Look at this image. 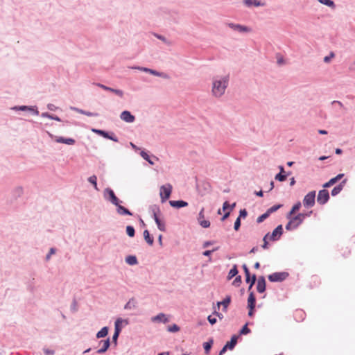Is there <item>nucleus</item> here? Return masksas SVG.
I'll list each match as a JSON object with an SVG mask.
<instances>
[{
    "label": "nucleus",
    "instance_id": "f257e3e1",
    "mask_svg": "<svg viewBox=\"0 0 355 355\" xmlns=\"http://www.w3.org/2000/svg\"><path fill=\"white\" fill-rule=\"evenodd\" d=\"M228 76L217 77L213 80L212 94L216 97H220L225 93L228 85Z\"/></svg>",
    "mask_w": 355,
    "mask_h": 355
},
{
    "label": "nucleus",
    "instance_id": "f03ea898",
    "mask_svg": "<svg viewBox=\"0 0 355 355\" xmlns=\"http://www.w3.org/2000/svg\"><path fill=\"white\" fill-rule=\"evenodd\" d=\"M309 214H299L294 217L288 218L290 220L286 225L287 230H293L296 229L304 220L306 216H309Z\"/></svg>",
    "mask_w": 355,
    "mask_h": 355
},
{
    "label": "nucleus",
    "instance_id": "7ed1b4c3",
    "mask_svg": "<svg viewBox=\"0 0 355 355\" xmlns=\"http://www.w3.org/2000/svg\"><path fill=\"white\" fill-rule=\"evenodd\" d=\"M153 218L155 220V223L157 225L158 229L162 232L166 231V225L164 220H162L159 218L160 210L157 207H155L153 208Z\"/></svg>",
    "mask_w": 355,
    "mask_h": 355
},
{
    "label": "nucleus",
    "instance_id": "20e7f679",
    "mask_svg": "<svg viewBox=\"0 0 355 355\" xmlns=\"http://www.w3.org/2000/svg\"><path fill=\"white\" fill-rule=\"evenodd\" d=\"M172 191V186L170 184L163 185L160 187V197L164 202L170 198Z\"/></svg>",
    "mask_w": 355,
    "mask_h": 355
},
{
    "label": "nucleus",
    "instance_id": "39448f33",
    "mask_svg": "<svg viewBox=\"0 0 355 355\" xmlns=\"http://www.w3.org/2000/svg\"><path fill=\"white\" fill-rule=\"evenodd\" d=\"M315 191H310L304 198L303 204L306 207H311L315 205Z\"/></svg>",
    "mask_w": 355,
    "mask_h": 355
},
{
    "label": "nucleus",
    "instance_id": "423d86ee",
    "mask_svg": "<svg viewBox=\"0 0 355 355\" xmlns=\"http://www.w3.org/2000/svg\"><path fill=\"white\" fill-rule=\"evenodd\" d=\"M288 275V274L286 272H275L268 276V279L272 282H282L284 280Z\"/></svg>",
    "mask_w": 355,
    "mask_h": 355
},
{
    "label": "nucleus",
    "instance_id": "0eeeda50",
    "mask_svg": "<svg viewBox=\"0 0 355 355\" xmlns=\"http://www.w3.org/2000/svg\"><path fill=\"white\" fill-rule=\"evenodd\" d=\"M329 199V191L326 189L320 190L318 193L317 201L320 205H324Z\"/></svg>",
    "mask_w": 355,
    "mask_h": 355
},
{
    "label": "nucleus",
    "instance_id": "6e6552de",
    "mask_svg": "<svg viewBox=\"0 0 355 355\" xmlns=\"http://www.w3.org/2000/svg\"><path fill=\"white\" fill-rule=\"evenodd\" d=\"M237 338L238 337L236 336H233L231 338V340L230 342H227L226 345L220 350V352H219V355H223L227 351V349H232L237 343Z\"/></svg>",
    "mask_w": 355,
    "mask_h": 355
},
{
    "label": "nucleus",
    "instance_id": "1a4fd4ad",
    "mask_svg": "<svg viewBox=\"0 0 355 355\" xmlns=\"http://www.w3.org/2000/svg\"><path fill=\"white\" fill-rule=\"evenodd\" d=\"M283 229L282 226L278 225L272 232L271 234H269V240L270 241H277L278 240L281 235L282 234Z\"/></svg>",
    "mask_w": 355,
    "mask_h": 355
},
{
    "label": "nucleus",
    "instance_id": "9d476101",
    "mask_svg": "<svg viewBox=\"0 0 355 355\" xmlns=\"http://www.w3.org/2000/svg\"><path fill=\"white\" fill-rule=\"evenodd\" d=\"M198 220L200 225L204 228H207L210 226V222L205 219L204 208H202V209L200 210L198 214Z\"/></svg>",
    "mask_w": 355,
    "mask_h": 355
},
{
    "label": "nucleus",
    "instance_id": "9b49d317",
    "mask_svg": "<svg viewBox=\"0 0 355 355\" xmlns=\"http://www.w3.org/2000/svg\"><path fill=\"white\" fill-rule=\"evenodd\" d=\"M120 118L121 120L128 123H132L135 119V116H133L129 111L122 112L120 115Z\"/></svg>",
    "mask_w": 355,
    "mask_h": 355
},
{
    "label": "nucleus",
    "instance_id": "f8f14e48",
    "mask_svg": "<svg viewBox=\"0 0 355 355\" xmlns=\"http://www.w3.org/2000/svg\"><path fill=\"white\" fill-rule=\"evenodd\" d=\"M227 25L232 29L239 32H250L251 31L250 28L240 24L229 23Z\"/></svg>",
    "mask_w": 355,
    "mask_h": 355
},
{
    "label": "nucleus",
    "instance_id": "ddd939ff",
    "mask_svg": "<svg viewBox=\"0 0 355 355\" xmlns=\"http://www.w3.org/2000/svg\"><path fill=\"white\" fill-rule=\"evenodd\" d=\"M257 290L260 293H263L266 290V281L263 276L259 277L258 279Z\"/></svg>",
    "mask_w": 355,
    "mask_h": 355
},
{
    "label": "nucleus",
    "instance_id": "4468645a",
    "mask_svg": "<svg viewBox=\"0 0 355 355\" xmlns=\"http://www.w3.org/2000/svg\"><path fill=\"white\" fill-rule=\"evenodd\" d=\"M99 344H100V345H101V347L97 351V353L103 354V353L105 352L110 347V339L107 338L106 340H101Z\"/></svg>",
    "mask_w": 355,
    "mask_h": 355
},
{
    "label": "nucleus",
    "instance_id": "2eb2a0df",
    "mask_svg": "<svg viewBox=\"0 0 355 355\" xmlns=\"http://www.w3.org/2000/svg\"><path fill=\"white\" fill-rule=\"evenodd\" d=\"M54 139L58 143H62L67 145H73L75 144V140L71 138L65 139L61 137H55Z\"/></svg>",
    "mask_w": 355,
    "mask_h": 355
},
{
    "label": "nucleus",
    "instance_id": "dca6fc26",
    "mask_svg": "<svg viewBox=\"0 0 355 355\" xmlns=\"http://www.w3.org/2000/svg\"><path fill=\"white\" fill-rule=\"evenodd\" d=\"M346 182H347V180H344L338 186L335 187L331 191V195L333 196L338 195L343 190Z\"/></svg>",
    "mask_w": 355,
    "mask_h": 355
},
{
    "label": "nucleus",
    "instance_id": "f3484780",
    "mask_svg": "<svg viewBox=\"0 0 355 355\" xmlns=\"http://www.w3.org/2000/svg\"><path fill=\"white\" fill-rule=\"evenodd\" d=\"M151 320L153 322H162L164 323H166L168 322V318L164 313L158 314L157 315L152 318Z\"/></svg>",
    "mask_w": 355,
    "mask_h": 355
},
{
    "label": "nucleus",
    "instance_id": "a211bd4d",
    "mask_svg": "<svg viewBox=\"0 0 355 355\" xmlns=\"http://www.w3.org/2000/svg\"><path fill=\"white\" fill-rule=\"evenodd\" d=\"M169 203L171 206L176 208L184 207L188 205V203L183 200H171Z\"/></svg>",
    "mask_w": 355,
    "mask_h": 355
},
{
    "label": "nucleus",
    "instance_id": "6ab92c4d",
    "mask_svg": "<svg viewBox=\"0 0 355 355\" xmlns=\"http://www.w3.org/2000/svg\"><path fill=\"white\" fill-rule=\"evenodd\" d=\"M255 297L252 292H251L248 299V306L249 309H254L255 306Z\"/></svg>",
    "mask_w": 355,
    "mask_h": 355
},
{
    "label": "nucleus",
    "instance_id": "aec40b11",
    "mask_svg": "<svg viewBox=\"0 0 355 355\" xmlns=\"http://www.w3.org/2000/svg\"><path fill=\"white\" fill-rule=\"evenodd\" d=\"M301 206L302 204L300 202H297V203H295L293 206L291 210L287 214V218H291L295 212H297L300 209Z\"/></svg>",
    "mask_w": 355,
    "mask_h": 355
},
{
    "label": "nucleus",
    "instance_id": "412c9836",
    "mask_svg": "<svg viewBox=\"0 0 355 355\" xmlns=\"http://www.w3.org/2000/svg\"><path fill=\"white\" fill-rule=\"evenodd\" d=\"M117 211L119 214H121V215H124V214L130 215V216L132 215V213L128 209H126L125 207H124L120 205H117Z\"/></svg>",
    "mask_w": 355,
    "mask_h": 355
},
{
    "label": "nucleus",
    "instance_id": "4be33fe9",
    "mask_svg": "<svg viewBox=\"0 0 355 355\" xmlns=\"http://www.w3.org/2000/svg\"><path fill=\"white\" fill-rule=\"evenodd\" d=\"M144 237L146 241L150 245H152L153 244L154 240L153 238L150 236L148 230H146L144 232Z\"/></svg>",
    "mask_w": 355,
    "mask_h": 355
},
{
    "label": "nucleus",
    "instance_id": "5701e85b",
    "mask_svg": "<svg viewBox=\"0 0 355 355\" xmlns=\"http://www.w3.org/2000/svg\"><path fill=\"white\" fill-rule=\"evenodd\" d=\"M109 195H110V199H111V202L115 205L116 206H117L118 205H119V200L118 199V198L115 196L114 191L112 190H110L109 191Z\"/></svg>",
    "mask_w": 355,
    "mask_h": 355
},
{
    "label": "nucleus",
    "instance_id": "b1692460",
    "mask_svg": "<svg viewBox=\"0 0 355 355\" xmlns=\"http://www.w3.org/2000/svg\"><path fill=\"white\" fill-rule=\"evenodd\" d=\"M238 274V270L236 265H234L232 268L230 270L228 275H227V279L230 280L232 279L234 277H235Z\"/></svg>",
    "mask_w": 355,
    "mask_h": 355
},
{
    "label": "nucleus",
    "instance_id": "393cba45",
    "mask_svg": "<svg viewBox=\"0 0 355 355\" xmlns=\"http://www.w3.org/2000/svg\"><path fill=\"white\" fill-rule=\"evenodd\" d=\"M231 302V297L227 296L223 302H218L217 305L219 306L220 304L223 305L224 310L226 311L227 307Z\"/></svg>",
    "mask_w": 355,
    "mask_h": 355
},
{
    "label": "nucleus",
    "instance_id": "a878e982",
    "mask_svg": "<svg viewBox=\"0 0 355 355\" xmlns=\"http://www.w3.org/2000/svg\"><path fill=\"white\" fill-rule=\"evenodd\" d=\"M108 334V328L105 327L102 328L96 334L98 338L105 337Z\"/></svg>",
    "mask_w": 355,
    "mask_h": 355
},
{
    "label": "nucleus",
    "instance_id": "bb28decb",
    "mask_svg": "<svg viewBox=\"0 0 355 355\" xmlns=\"http://www.w3.org/2000/svg\"><path fill=\"white\" fill-rule=\"evenodd\" d=\"M125 261L129 265H135L137 263V259L135 256H128L125 259Z\"/></svg>",
    "mask_w": 355,
    "mask_h": 355
},
{
    "label": "nucleus",
    "instance_id": "cd10ccee",
    "mask_svg": "<svg viewBox=\"0 0 355 355\" xmlns=\"http://www.w3.org/2000/svg\"><path fill=\"white\" fill-rule=\"evenodd\" d=\"M125 322V324L128 322L125 320H122L121 318H118L115 322V332L120 333L121 331V327L120 324Z\"/></svg>",
    "mask_w": 355,
    "mask_h": 355
},
{
    "label": "nucleus",
    "instance_id": "c85d7f7f",
    "mask_svg": "<svg viewBox=\"0 0 355 355\" xmlns=\"http://www.w3.org/2000/svg\"><path fill=\"white\" fill-rule=\"evenodd\" d=\"M149 73L154 76H160L164 78H168V76L167 74L163 73H159V72L153 70V69H150Z\"/></svg>",
    "mask_w": 355,
    "mask_h": 355
},
{
    "label": "nucleus",
    "instance_id": "c756f323",
    "mask_svg": "<svg viewBox=\"0 0 355 355\" xmlns=\"http://www.w3.org/2000/svg\"><path fill=\"white\" fill-rule=\"evenodd\" d=\"M213 344V340H210L209 342H206L203 344L204 349L205 351V353L207 354L209 352V350L212 346Z\"/></svg>",
    "mask_w": 355,
    "mask_h": 355
},
{
    "label": "nucleus",
    "instance_id": "7c9ffc66",
    "mask_svg": "<svg viewBox=\"0 0 355 355\" xmlns=\"http://www.w3.org/2000/svg\"><path fill=\"white\" fill-rule=\"evenodd\" d=\"M92 131L105 137V138L109 137L108 133L105 132L104 130H98V129H92Z\"/></svg>",
    "mask_w": 355,
    "mask_h": 355
},
{
    "label": "nucleus",
    "instance_id": "2f4dec72",
    "mask_svg": "<svg viewBox=\"0 0 355 355\" xmlns=\"http://www.w3.org/2000/svg\"><path fill=\"white\" fill-rule=\"evenodd\" d=\"M344 176V174L340 173L338 175H336L335 178H333L330 179L329 181L330 182V184L331 185H334L336 184L338 180H340Z\"/></svg>",
    "mask_w": 355,
    "mask_h": 355
},
{
    "label": "nucleus",
    "instance_id": "473e14b6",
    "mask_svg": "<svg viewBox=\"0 0 355 355\" xmlns=\"http://www.w3.org/2000/svg\"><path fill=\"white\" fill-rule=\"evenodd\" d=\"M319 2L332 8H335V4L331 0H319Z\"/></svg>",
    "mask_w": 355,
    "mask_h": 355
},
{
    "label": "nucleus",
    "instance_id": "72a5a7b5",
    "mask_svg": "<svg viewBox=\"0 0 355 355\" xmlns=\"http://www.w3.org/2000/svg\"><path fill=\"white\" fill-rule=\"evenodd\" d=\"M180 327L175 324H173V325H171V326H168L167 327V330L169 331V332H178L180 331Z\"/></svg>",
    "mask_w": 355,
    "mask_h": 355
},
{
    "label": "nucleus",
    "instance_id": "f704fd0d",
    "mask_svg": "<svg viewBox=\"0 0 355 355\" xmlns=\"http://www.w3.org/2000/svg\"><path fill=\"white\" fill-rule=\"evenodd\" d=\"M270 216V214L268 212V211L263 214L262 215H261L260 216H259L257 219V222L260 223L261 222H263L265 219H266L268 216Z\"/></svg>",
    "mask_w": 355,
    "mask_h": 355
},
{
    "label": "nucleus",
    "instance_id": "c9c22d12",
    "mask_svg": "<svg viewBox=\"0 0 355 355\" xmlns=\"http://www.w3.org/2000/svg\"><path fill=\"white\" fill-rule=\"evenodd\" d=\"M88 181L92 184L96 189H97V178L96 175H92L89 178Z\"/></svg>",
    "mask_w": 355,
    "mask_h": 355
},
{
    "label": "nucleus",
    "instance_id": "e433bc0d",
    "mask_svg": "<svg viewBox=\"0 0 355 355\" xmlns=\"http://www.w3.org/2000/svg\"><path fill=\"white\" fill-rule=\"evenodd\" d=\"M126 232L128 235L130 237H133L135 236V229L132 226H127Z\"/></svg>",
    "mask_w": 355,
    "mask_h": 355
},
{
    "label": "nucleus",
    "instance_id": "4c0bfd02",
    "mask_svg": "<svg viewBox=\"0 0 355 355\" xmlns=\"http://www.w3.org/2000/svg\"><path fill=\"white\" fill-rule=\"evenodd\" d=\"M141 156L147 162H148L150 164H153V162L150 160L149 155L145 151H141L140 153Z\"/></svg>",
    "mask_w": 355,
    "mask_h": 355
},
{
    "label": "nucleus",
    "instance_id": "58836bf2",
    "mask_svg": "<svg viewBox=\"0 0 355 355\" xmlns=\"http://www.w3.org/2000/svg\"><path fill=\"white\" fill-rule=\"evenodd\" d=\"M282 205H274V206L271 207L270 208H269L267 211L270 214L276 211L277 210H278L280 207H282Z\"/></svg>",
    "mask_w": 355,
    "mask_h": 355
},
{
    "label": "nucleus",
    "instance_id": "ea45409f",
    "mask_svg": "<svg viewBox=\"0 0 355 355\" xmlns=\"http://www.w3.org/2000/svg\"><path fill=\"white\" fill-rule=\"evenodd\" d=\"M243 268L245 274L246 282H248L250 281V271L245 264L243 266Z\"/></svg>",
    "mask_w": 355,
    "mask_h": 355
},
{
    "label": "nucleus",
    "instance_id": "a19ab883",
    "mask_svg": "<svg viewBox=\"0 0 355 355\" xmlns=\"http://www.w3.org/2000/svg\"><path fill=\"white\" fill-rule=\"evenodd\" d=\"M268 237H269V234H266L265 236L263 237V244L262 245V248L263 249H267L268 248V240H269Z\"/></svg>",
    "mask_w": 355,
    "mask_h": 355
},
{
    "label": "nucleus",
    "instance_id": "79ce46f5",
    "mask_svg": "<svg viewBox=\"0 0 355 355\" xmlns=\"http://www.w3.org/2000/svg\"><path fill=\"white\" fill-rule=\"evenodd\" d=\"M135 306V301L133 300H130L125 305V309H131Z\"/></svg>",
    "mask_w": 355,
    "mask_h": 355
},
{
    "label": "nucleus",
    "instance_id": "37998d69",
    "mask_svg": "<svg viewBox=\"0 0 355 355\" xmlns=\"http://www.w3.org/2000/svg\"><path fill=\"white\" fill-rule=\"evenodd\" d=\"M275 179L280 182H282L286 179V176L285 175H283L282 173H279L277 175H276Z\"/></svg>",
    "mask_w": 355,
    "mask_h": 355
},
{
    "label": "nucleus",
    "instance_id": "c03bdc74",
    "mask_svg": "<svg viewBox=\"0 0 355 355\" xmlns=\"http://www.w3.org/2000/svg\"><path fill=\"white\" fill-rule=\"evenodd\" d=\"M241 283V277L237 276L233 281L232 284L235 286H239Z\"/></svg>",
    "mask_w": 355,
    "mask_h": 355
},
{
    "label": "nucleus",
    "instance_id": "a18cd8bd",
    "mask_svg": "<svg viewBox=\"0 0 355 355\" xmlns=\"http://www.w3.org/2000/svg\"><path fill=\"white\" fill-rule=\"evenodd\" d=\"M80 113L81 114H83L87 116H98V114L96 113H92V112H86V111H83V110H80L79 111Z\"/></svg>",
    "mask_w": 355,
    "mask_h": 355
},
{
    "label": "nucleus",
    "instance_id": "49530a36",
    "mask_svg": "<svg viewBox=\"0 0 355 355\" xmlns=\"http://www.w3.org/2000/svg\"><path fill=\"white\" fill-rule=\"evenodd\" d=\"M241 226V219H240V217H238L234 223V230L236 231H238L239 227Z\"/></svg>",
    "mask_w": 355,
    "mask_h": 355
},
{
    "label": "nucleus",
    "instance_id": "de8ad7c7",
    "mask_svg": "<svg viewBox=\"0 0 355 355\" xmlns=\"http://www.w3.org/2000/svg\"><path fill=\"white\" fill-rule=\"evenodd\" d=\"M250 330L248 327L247 324L244 325L243 327L241 329L240 333L241 334H247L250 333Z\"/></svg>",
    "mask_w": 355,
    "mask_h": 355
},
{
    "label": "nucleus",
    "instance_id": "09e8293b",
    "mask_svg": "<svg viewBox=\"0 0 355 355\" xmlns=\"http://www.w3.org/2000/svg\"><path fill=\"white\" fill-rule=\"evenodd\" d=\"M113 93H114L115 94H116L117 96H119L120 97L123 96V92L121 89H114L113 91Z\"/></svg>",
    "mask_w": 355,
    "mask_h": 355
},
{
    "label": "nucleus",
    "instance_id": "8fccbe9b",
    "mask_svg": "<svg viewBox=\"0 0 355 355\" xmlns=\"http://www.w3.org/2000/svg\"><path fill=\"white\" fill-rule=\"evenodd\" d=\"M207 319H208V321L209 322V323L211 324H214L216 322V321H217L216 318L212 317L211 315H209Z\"/></svg>",
    "mask_w": 355,
    "mask_h": 355
},
{
    "label": "nucleus",
    "instance_id": "3c124183",
    "mask_svg": "<svg viewBox=\"0 0 355 355\" xmlns=\"http://www.w3.org/2000/svg\"><path fill=\"white\" fill-rule=\"evenodd\" d=\"M55 253V250L54 248H51L49 250V254L46 255V260H49L50 257L52 254H54Z\"/></svg>",
    "mask_w": 355,
    "mask_h": 355
},
{
    "label": "nucleus",
    "instance_id": "603ef678",
    "mask_svg": "<svg viewBox=\"0 0 355 355\" xmlns=\"http://www.w3.org/2000/svg\"><path fill=\"white\" fill-rule=\"evenodd\" d=\"M247 211L245 209H241L239 213V216L241 218H245L247 216Z\"/></svg>",
    "mask_w": 355,
    "mask_h": 355
},
{
    "label": "nucleus",
    "instance_id": "864d4df0",
    "mask_svg": "<svg viewBox=\"0 0 355 355\" xmlns=\"http://www.w3.org/2000/svg\"><path fill=\"white\" fill-rule=\"evenodd\" d=\"M255 282H256V275H254L252 277V281H251V283H250V286H249V288H248V290H249V291L252 288V286H253V285L254 284Z\"/></svg>",
    "mask_w": 355,
    "mask_h": 355
},
{
    "label": "nucleus",
    "instance_id": "5fc2aeb1",
    "mask_svg": "<svg viewBox=\"0 0 355 355\" xmlns=\"http://www.w3.org/2000/svg\"><path fill=\"white\" fill-rule=\"evenodd\" d=\"M334 57V53H331L330 55L329 56H326L324 57V61L325 62H329L330 61V60Z\"/></svg>",
    "mask_w": 355,
    "mask_h": 355
},
{
    "label": "nucleus",
    "instance_id": "6e6d98bb",
    "mask_svg": "<svg viewBox=\"0 0 355 355\" xmlns=\"http://www.w3.org/2000/svg\"><path fill=\"white\" fill-rule=\"evenodd\" d=\"M44 353L46 355H53L54 354V351L53 350H50V349H44Z\"/></svg>",
    "mask_w": 355,
    "mask_h": 355
},
{
    "label": "nucleus",
    "instance_id": "4d7b16f0",
    "mask_svg": "<svg viewBox=\"0 0 355 355\" xmlns=\"http://www.w3.org/2000/svg\"><path fill=\"white\" fill-rule=\"evenodd\" d=\"M94 85L106 91L107 86H105L103 84H101V83H94Z\"/></svg>",
    "mask_w": 355,
    "mask_h": 355
},
{
    "label": "nucleus",
    "instance_id": "13d9d810",
    "mask_svg": "<svg viewBox=\"0 0 355 355\" xmlns=\"http://www.w3.org/2000/svg\"><path fill=\"white\" fill-rule=\"evenodd\" d=\"M215 250H206L203 252V255L204 256H207V257H209L211 255V254L212 253V252H214Z\"/></svg>",
    "mask_w": 355,
    "mask_h": 355
},
{
    "label": "nucleus",
    "instance_id": "bf43d9fd",
    "mask_svg": "<svg viewBox=\"0 0 355 355\" xmlns=\"http://www.w3.org/2000/svg\"><path fill=\"white\" fill-rule=\"evenodd\" d=\"M230 207V205H229V202H225L223 205V211H225L228 207Z\"/></svg>",
    "mask_w": 355,
    "mask_h": 355
},
{
    "label": "nucleus",
    "instance_id": "052dcab7",
    "mask_svg": "<svg viewBox=\"0 0 355 355\" xmlns=\"http://www.w3.org/2000/svg\"><path fill=\"white\" fill-rule=\"evenodd\" d=\"M119 335V333L118 332H114V335H113V337H112V339L116 341L117 340V338Z\"/></svg>",
    "mask_w": 355,
    "mask_h": 355
},
{
    "label": "nucleus",
    "instance_id": "680f3d73",
    "mask_svg": "<svg viewBox=\"0 0 355 355\" xmlns=\"http://www.w3.org/2000/svg\"><path fill=\"white\" fill-rule=\"evenodd\" d=\"M230 216V212H226L224 216L222 217V220H225Z\"/></svg>",
    "mask_w": 355,
    "mask_h": 355
},
{
    "label": "nucleus",
    "instance_id": "e2e57ef3",
    "mask_svg": "<svg viewBox=\"0 0 355 355\" xmlns=\"http://www.w3.org/2000/svg\"><path fill=\"white\" fill-rule=\"evenodd\" d=\"M42 117H47V118H49V117H51V115L49 114V113L47 112H45V113H42Z\"/></svg>",
    "mask_w": 355,
    "mask_h": 355
},
{
    "label": "nucleus",
    "instance_id": "0e129e2a",
    "mask_svg": "<svg viewBox=\"0 0 355 355\" xmlns=\"http://www.w3.org/2000/svg\"><path fill=\"white\" fill-rule=\"evenodd\" d=\"M49 119H54V120L58 121H60V119L58 116H52L51 115V117H49Z\"/></svg>",
    "mask_w": 355,
    "mask_h": 355
},
{
    "label": "nucleus",
    "instance_id": "69168bd1",
    "mask_svg": "<svg viewBox=\"0 0 355 355\" xmlns=\"http://www.w3.org/2000/svg\"><path fill=\"white\" fill-rule=\"evenodd\" d=\"M331 186H332V185L330 184V182H329V181H328L327 182H326V183L323 185V187L327 188V187H331Z\"/></svg>",
    "mask_w": 355,
    "mask_h": 355
},
{
    "label": "nucleus",
    "instance_id": "338daca9",
    "mask_svg": "<svg viewBox=\"0 0 355 355\" xmlns=\"http://www.w3.org/2000/svg\"><path fill=\"white\" fill-rule=\"evenodd\" d=\"M245 3L248 6L252 5V0H245Z\"/></svg>",
    "mask_w": 355,
    "mask_h": 355
},
{
    "label": "nucleus",
    "instance_id": "774afa93",
    "mask_svg": "<svg viewBox=\"0 0 355 355\" xmlns=\"http://www.w3.org/2000/svg\"><path fill=\"white\" fill-rule=\"evenodd\" d=\"M318 132L321 135H327V132L326 130H320Z\"/></svg>",
    "mask_w": 355,
    "mask_h": 355
}]
</instances>
